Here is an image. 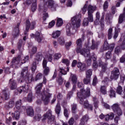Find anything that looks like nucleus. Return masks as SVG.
<instances>
[{
  "mask_svg": "<svg viewBox=\"0 0 125 125\" xmlns=\"http://www.w3.org/2000/svg\"><path fill=\"white\" fill-rule=\"evenodd\" d=\"M41 118L42 115H41V114H36L34 117L35 120L38 121H40V120H41Z\"/></svg>",
  "mask_w": 125,
  "mask_h": 125,
  "instance_id": "052dcab7",
  "label": "nucleus"
},
{
  "mask_svg": "<svg viewBox=\"0 0 125 125\" xmlns=\"http://www.w3.org/2000/svg\"><path fill=\"white\" fill-rule=\"evenodd\" d=\"M113 119H114V113H111L105 116V120L106 121H108L109 120H113Z\"/></svg>",
  "mask_w": 125,
  "mask_h": 125,
  "instance_id": "bb28decb",
  "label": "nucleus"
},
{
  "mask_svg": "<svg viewBox=\"0 0 125 125\" xmlns=\"http://www.w3.org/2000/svg\"><path fill=\"white\" fill-rule=\"evenodd\" d=\"M77 67L82 72H83V71H84V70H85L86 65L85 63H83L81 62H78L77 63Z\"/></svg>",
  "mask_w": 125,
  "mask_h": 125,
  "instance_id": "f3484780",
  "label": "nucleus"
},
{
  "mask_svg": "<svg viewBox=\"0 0 125 125\" xmlns=\"http://www.w3.org/2000/svg\"><path fill=\"white\" fill-rule=\"evenodd\" d=\"M58 42L61 45H64V43H65V40L63 38H60L58 40Z\"/></svg>",
  "mask_w": 125,
  "mask_h": 125,
  "instance_id": "a18cd8bd",
  "label": "nucleus"
},
{
  "mask_svg": "<svg viewBox=\"0 0 125 125\" xmlns=\"http://www.w3.org/2000/svg\"><path fill=\"white\" fill-rule=\"evenodd\" d=\"M42 83H39L35 87V89L36 90V93L41 97L42 101L44 102V104L46 105L49 102V98L51 97V94L44 90H43L41 93V89H42Z\"/></svg>",
  "mask_w": 125,
  "mask_h": 125,
  "instance_id": "7ed1b4c3",
  "label": "nucleus"
},
{
  "mask_svg": "<svg viewBox=\"0 0 125 125\" xmlns=\"http://www.w3.org/2000/svg\"><path fill=\"white\" fill-rule=\"evenodd\" d=\"M33 100V95L32 93H29L27 96V101L28 102H32V100Z\"/></svg>",
  "mask_w": 125,
  "mask_h": 125,
  "instance_id": "3c124183",
  "label": "nucleus"
},
{
  "mask_svg": "<svg viewBox=\"0 0 125 125\" xmlns=\"http://www.w3.org/2000/svg\"><path fill=\"white\" fill-rule=\"evenodd\" d=\"M98 46V43H95L94 40L92 41V45L91 46V49H96Z\"/></svg>",
  "mask_w": 125,
  "mask_h": 125,
  "instance_id": "f704fd0d",
  "label": "nucleus"
},
{
  "mask_svg": "<svg viewBox=\"0 0 125 125\" xmlns=\"http://www.w3.org/2000/svg\"><path fill=\"white\" fill-rule=\"evenodd\" d=\"M109 96L111 98L113 97H116V92L114 91V89H111L109 92Z\"/></svg>",
  "mask_w": 125,
  "mask_h": 125,
  "instance_id": "4c0bfd02",
  "label": "nucleus"
},
{
  "mask_svg": "<svg viewBox=\"0 0 125 125\" xmlns=\"http://www.w3.org/2000/svg\"><path fill=\"white\" fill-rule=\"evenodd\" d=\"M63 25V20L61 18H58L57 20V25L58 27H61Z\"/></svg>",
  "mask_w": 125,
  "mask_h": 125,
  "instance_id": "72a5a7b5",
  "label": "nucleus"
},
{
  "mask_svg": "<svg viewBox=\"0 0 125 125\" xmlns=\"http://www.w3.org/2000/svg\"><path fill=\"white\" fill-rule=\"evenodd\" d=\"M72 112L75 114L76 113V110H77V104H73L72 105Z\"/></svg>",
  "mask_w": 125,
  "mask_h": 125,
  "instance_id": "6e6d98bb",
  "label": "nucleus"
},
{
  "mask_svg": "<svg viewBox=\"0 0 125 125\" xmlns=\"http://www.w3.org/2000/svg\"><path fill=\"white\" fill-rule=\"evenodd\" d=\"M31 3L32 4H37V0H24V4H27V5H30Z\"/></svg>",
  "mask_w": 125,
  "mask_h": 125,
  "instance_id": "412c9836",
  "label": "nucleus"
},
{
  "mask_svg": "<svg viewBox=\"0 0 125 125\" xmlns=\"http://www.w3.org/2000/svg\"><path fill=\"white\" fill-rule=\"evenodd\" d=\"M96 21H95V23L96 24V25H97V24H98V23L99 22V19H100V13H99V12H97L96 13Z\"/></svg>",
  "mask_w": 125,
  "mask_h": 125,
  "instance_id": "79ce46f5",
  "label": "nucleus"
},
{
  "mask_svg": "<svg viewBox=\"0 0 125 125\" xmlns=\"http://www.w3.org/2000/svg\"><path fill=\"white\" fill-rule=\"evenodd\" d=\"M76 85H73L72 91L68 92L67 95V98L68 99H70V98H71L72 97V96H73V92H74V91H76Z\"/></svg>",
  "mask_w": 125,
  "mask_h": 125,
  "instance_id": "5701e85b",
  "label": "nucleus"
},
{
  "mask_svg": "<svg viewBox=\"0 0 125 125\" xmlns=\"http://www.w3.org/2000/svg\"><path fill=\"white\" fill-rule=\"evenodd\" d=\"M105 20L108 24L112 23V20L110 19V16L109 15L107 14L105 16Z\"/></svg>",
  "mask_w": 125,
  "mask_h": 125,
  "instance_id": "de8ad7c7",
  "label": "nucleus"
},
{
  "mask_svg": "<svg viewBox=\"0 0 125 125\" xmlns=\"http://www.w3.org/2000/svg\"><path fill=\"white\" fill-rule=\"evenodd\" d=\"M115 113H116L118 116H122L123 114V111H122V109H121V108H119L118 109H116V111H114Z\"/></svg>",
  "mask_w": 125,
  "mask_h": 125,
  "instance_id": "603ef678",
  "label": "nucleus"
},
{
  "mask_svg": "<svg viewBox=\"0 0 125 125\" xmlns=\"http://www.w3.org/2000/svg\"><path fill=\"white\" fill-rule=\"evenodd\" d=\"M61 34V32L60 31H56L54 32L52 34L53 38H54V39H56L57 38H58V37H59V36H60Z\"/></svg>",
  "mask_w": 125,
  "mask_h": 125,
  "instance_id": "c756f323",
  "label": "nucleus"
},
{
  "mask_svg": "<svg viewBox=\"0 0 125 125\" xmlns=\"http://www.w3.org/2000/svg\"><path fill=\"white\" fill-rule=\"evenodd\" d=\"M36 52H37V47H33L30 52L31 56L34 55Z\"/></svg>",
  "mask_w": 125,
  "mask_h": 125,
  "instance_id": "09e8293b",
  "label": "nucleus"
},
{
  "mask_svg": "<svg viewBox=\"0 0 125 125\" xmlns=\"http://www.w3.org/2000/svg\"><path fill=\"white\" fill-rule=\"evenodd\" d=\"M74 124H75V120L72 117L68 121V125H73Z\"/></svg>",
  "mask_w": 125,
  "mask_h": 125,
  "instance_id": "bf43d9fd",
  "label": "nucleus"
},
{
  "mask_svg": "<svg viewBox=\"0 0 125 125\" xmlns=\"http://www.w3.org/2000/svg\"><path fill=\"white\" fill-rule=\"evenodd\" d=\"M28 73V67H24L22 71H21V76L22 77H23V78L26 77V76H27V73Z\"/></svg>",
  "mask_w": 125,
  "mask_h": 125,
  "instance_id": "7c9ffc66",
  "label": "nucleus"
},
{
  "mask_svg": "<svg viewBox=\"0 0 125 125\" xmlns=\"http://www.w3.org/2000/svg\"><path fill=\"white\" fill-rule=\"evenodd\" d=\"M28 116L33 117L34 116V109L32 107H29L26 110Z\"/></svg>",
  "mask_w": 125,
  "mask_h": 125,
  "instance_id": "4be33fe9",
  "label": "nucleus"
},
{
  "mask_svg": "<svg viewBox=\"0 0 125 125\" xmlns=\"http://www.w3.org/2000/svg\"><path fill=\"white\" fill-rule=\"evenodd\" d=\"M99 65L100 67H101L102 69H103L104 71L106 70V68H107V63H105L102 62V61H100L99 62Z\"/></svg>",
  "mask_w": 125,
  "mask_h": 125,
  "instance_id": "cd10ccee",
  "label": "nucleus"
},
{
  "mask_svg": "<svg viewBox=\"0 0 125 125\" xmlns=\"http://www.w3.org/2000/svg\"><path fill=\"white\" fill-rule=\"evenodd\" d=\"M100 90L103 94H104V95L105 94H107V88L105 86H101Z\"/></svg>",
  "mask_w": 125,
  "mask_h": 125,
  "instance_id": "2f4dec72",
  "label": "nucleus"
},
{
  "mask_svg": "<svg viewBox=\"0 0 125 125\" xmlns=\"http://www.w3.org/2000/svg\"><path fill=\"white\" fill-rule=\"evenodd\" d=\"M95 10H96V6H92L91 5H89L88 6V13L92 14V13H93Z\"/></svg>",
  "mask_w": 125,
  "mask_h": 125,
  "instance_id": "6ab92c4d",
  "label": "nucleus"
},
{
  "mask_svg": "<svg viewBox=\"0 0 125 125\" xmlns=\"http://www.w3.org/2000/svg\"><path fill=\"white\" fill-rule=\"evenodd\" d=\"M122 51V49L121 48V46H117L116 47L115 49V52L116 53V54H118V53H121Z\"/></svg>",
  "mask_w": 125,
  "mask_h": 125,
  "instance_id": "37998d69",
  "label": "nucleus"
},
{
  "mask_svg": "<svg viewBox=\"0 0 125 125\" xmlns=\"http://www.w3.org/2000/svg\"><path fill=\"white\" fill-rule=\"evenodd\" d=\"M29 89V86L28 85H25L22 86L20 87L18 89H17V90L20 93H21L22 91H24V92H27L28 91V90Z\"/></svg>",
  "mask_w": 125,
  "mask_h": 125,
  "instance_id": "4468645a",
  "label": "nucleus"
},
{
  "mask_svg": "<svg viewBox=\"0 0 125 125\" xmlns=\"http://www.w3.org/2000/svg\"><path fill=\"white\" fill-rule=\"evenodd\" d=\"M120 28H119V25H117L115 27V34L113 36V39H114V40H116V39H117V38L119 37V32H120Z\"/></svg>",
  "mask_w": 125,
  "mask_h": 125,
  "instance_id": "aec40b11",
  "label": "nucleus"
},
{
  "mask_svg": "<svg viewBox=\"0 0 125 125\" xmlns=\"http://www.w3.org/2000/svg\"><path fill=\"white\" fill-rule=\"evenodd\" d=\"M78 97L80 99V104H83L84 108H88L91 111L93 110L92 105L88 104V102L86 101L83 102V99H85L87 97H89L90 96V88L87 87L86 89V90L83 89L81 90V92L77 93Z\"/></svg>",
  "mask_w": 125,
  "mask_h": 125,
  "instance_id": "f03ea898",
  "label": "nucleus"
},
{
  "mask_svg": "<svg viewBox=\"0 0 125 125\" xmlns=\"http://www.w3.org/2000/svg\"><path fill=\"white\" fill-rule=\"evenodd\" d=\"M47 65V62L45 60H43L42 62V67L44 69L43 74L45 76H47L49 74V67L46 66Z\"/></svg>",
  "mask_w": 125,
  "mask_h": 125,
  "instance_id": "9d476101",
  "label": "nucleus"
},
{
  "mask_svg": "<svg viewBox=\"0 0 125 125\" xmlns=\"http://www.w3.org/2000/svg\"><path fill=\"white\" fill-rule=\"evenodd\" d=\"M105 57L106 59H110L112 57V53L111 52L108 51L105 54Z\"/></svg>",
  "mask_w": 125,
  "mask_h": 125,
  "instance_id": "5fc2aeb1",
  "label": "nucleus"
},
{
  "mask_svg": "<svg viewBox=\"0 0 125 125\" xmlns=\"http://www.w3.org/2000/svg\"><path fill=\"white\" fill-rule=\"evenodd\" d=\"M82 39H81L77 40L76 41V43L78 46H81L82 45Z\"/></svg>",
  "mask_w": 125,
  "mask_h": 125,
  "instance_id": "69168bd1",
  "label": "nucleus"
},
{
  "mask_svg": "<svg viewBox=\"0 0 125 125\" xmlns=\"http://www.w3.org/2000/svg\"><path fill=\"white\" fill-rule=\"evenodd\" d=\"M89 22H93V15L92 14L88 13V18L84 19L83 21V26H87Z\"/></svg>",
  "mask_w": 125,
  "mask_h": 125,
  "instance_id": "1a4fd4ad",
  "label": "nucleus"
},
{
  "mask_svg": "<svg viewBox=\"0 0 125 125\" xmlns=\"http://www.w3.org/2000/svg\"><path fill=\"white\" fill-rule=\"evenodd\" d=\"M37 64L38 63L35 62H33V66L32 67V72H35L36 71V69H37Z\"/></svg>",
  "mask_w": 125,
  "mask_h": 125,
  "instance_id": "13d9d810",
  "label": "nucleus"
},
{
  "mask_svg": "<svg viewBox=\"0 0 125 125\" xmlns=\"http://www.w3.org/2000/svg\"><path fill=\"white\" fill-rule=\"evenodd\" d=\"M14 106V101H12L9 102L8 107V108H12Z\"/></svg>",
  "mask_w": 125,
  "mask_h": 125,
  "instance_id": "0e129e2a",
  "label": "nucleus"
},
{
  "mask_svg": "<svg viewBox=\"0 0 125 125\" xmlns=\"http://www.w3.org/2000/svg\"><path fill=\"white\" fill-rule=\"evenodd\" d=\"M61 111V107L60 106V105L57 104L56 105V109H55V112L56 114L58 115H59L60 114V111Z\"/></svg>",
  "mask_w": 125,
  "mask_h": 125,
  "instance_id": "a19ab883",
  "label": "nucleus"
},
{
  "mask_svg": "<svg viewBox=\"0 0 125 125\" xmlns=\"http://www.w3.org/2000/svg\"><path fill=\"white\" fill-rule=\"evenodd\" d=\"M117 93L118 94H122V92H123V87L121 86H118L116 90Z\"/></svg>",
  "mask_w": 125,
  "mask_h": 125,
  "instance_id": "49530a36",
  "label": "nucleus"
},
{
  "mask_svg": "<svg viewBox=\"0 0 125 125\" xmlns=\"http://www.w3.org/2000/svg\"><path fill=\"white\" fill-rule=\"evenodd\" d=\"M77 53H81L82 55L84 56L87 60L88 65L91 64V57H90V52H89V46L88 44H85V48L81 50L80 48H77L76 50Z\"/></svg>",
  "mask_w": 125,
  "mask_h": 125,
  "instance_id": "39448f33",
  "label": "nucleus"
},
{
  "mask_svg": "<svg viewBox=\"0 0 125 125\" xmlns=\"http://www.w3.org/2000/svg\"><path fill=\"white\" fill-rule=\"evenodd\" d=\"M113 36V28H110L107 31L108 39L111 40Z\"/></svg>",
  "mask_w": 125,
  "mask_h": 125,
  "instance_id": "393cba45",
  "label": "nucleus"
},
{
  "mask_svg": "<svg viewBox=\"0 0 125 125\" xmlns=\"http://www.w3.org/2000/svg\"><path fill=\"white\" fill-rule=\"evenodd\" d=\"M21 100L17 101L15 103V107L14 108L15 111L18 110V111H20L21 112H24L25 111V109L26 107L25 106H21Z\"/></svg>",
  "mask_w": 125,
  "mask_h": 125,
  "instance_id": "6e6552de",
  "label": "nucleus"
},
{
  "mask_svg": "<svg viewBox=\"0 0 125 125\" xmlns=\"http://www.w3.org/2000/svg\"><path fill=\"white\" fill-rule=\"evenodd\" d=\"M20 58H21V56L19 55L17 58H14L12 60V62L13 64H18L19 61H20Z\"/></svg>",
  "mask_w": 125,
  "mask_h": 125,
  "instance_id": "a878e982",
  "label": "nucleus"
},
{
  "mask_svg": "<svg viewBox=\"0 0 125 125\" xmlns=\"http://www.w3.org/2000/svg\"><path fill=\"white\" fill-rule=\"evenodd\" d=\"M62 62L63 63V64H65L66 66H68V65H69V63H70V62L67 59H63L62 60Z\"/></svg>",
  "mask_w": 125,
  "mask_h": 125,
  "instance_id": "e2e57ef3",
  "label": "nucleus"
},
{
  "mask_svg": "<svg viewBox=\"0 0 125 125\" xmlns=\"http://www.w3.org/2000/svg\"><path fill=\"white\" fill-rule=\"evenodd\" d=\"M7 91V90H6L5 89L3 90L2 91V93L4 95V98L5 99V100H7V99H8L9 98V96L6 93Z\"/></svg>",
  "mask_w": 125,
  "mask_h": 125,
  "instance_id": "ea45409f",
  "label": "nucleus"
},
{
  "mask_svg": "<svg viewBox=\"0 0 125 125\" xmlns=\"http://www.w3.org/2000/svg\"><path fill=\"white\" fill-rule=\"evenodd\" d=\"M42 78V73H38L36 75L35 81H38V80H41Z\"/></svg>",
  "mask_w": 125,
  "mask_h": 125,
  "instance_id": "4d7b16f0",
  "label": "nucleus"
},
{
  "mask_svg": "<svg viewBox=\"0 0 125 125\" xmlns=\"http://www.w3.org/2000/svg\"><path fill=\"white\" fill-rule=\"evenodd\" d=\"M120 108V106L118 104H114L112 106V109L113 110L114 112L117 111Z\"/></svg>",
  "mask_w": 125,
  "mask_h": 125,
  "instance_id": "58836bf2",
  "label": "nucleus"
},
{
  "mask_svg": "<svg viewBox=\"0 0 125 125\" xmlns=\"http://www.w3.org/2000/svg\"><path fill=\"white\" fill-rule=\"evenodd\" d=\"M83 82L85 84H88L90 83V78L86 77V78L83 79Z\"/></svg>",
  "mask_w": 125,
  "mask_h": 125,
  "instance_id": "8fccbe9b",
  "label": "nucleus"
},
{
  "mask_svg": "<svg viewBox=\"0 0 125 125\" xmlns=\"http://www.w3.org/2000/svg\"><path fill=\"white\" fill-rule=\"evenodd\" d=\"M35 26H36V22L32 21L31 23L30 22V21L27 20L26 22V30L28 31L29 29L34 30L35 29Z\"/></svg>",
  "mask_w": 125,
  "mask_h": 125,
  "instance_id": "9b49d317",
  "label": "nucleus"
},
{
  "mask_svg": "<svg viewBox=\"0 0 125 125\" xmlns=\"http://www.w3.org/2000/svg\"><path fill=\"white\" fill-rule=\"evenodd\" d=\"M88 120H89L88 115H86L83 116L81 119L82 125H83L84 124H85V123H87Z\"/></svg>",
  "mask_w": 125,
  "mask_h": 125,
  "instance_id": "b1692460",
  "label": "nucleus"
},
{
  "mask_svg": "<svg viewBox=\"0 0 125 125\" xmlns=\"http://www.w3.org/2000/svg\"><path fill=\"white\" fill-rule=\"evenodd\" d=\"M36 9H37V4H32V6L31 7V10L34 12V11H36Z\"/></svg>",
  "mask_w": 125,
  "mask_h": 125,
  "instance_id": "338daca9",
  "label": "nucleus"
},
{
  "mask_svg": "<svg viewBox=\"0 0 125 125\" xmlns=\"http://www.w3.org/2000/svg\"><path fill=\"white\" fill-rule=\"evenodd\" d=\"M45 59H47L48 61H49L50 62H51L53 59L52 56H51V55L49 54H48L45 56V58L44 59V60H46Z\"/></svg>",
  "mask_w": 125,
  "mask_h": 125,
  "instance_id": "c9c22d12",
  "label": "nucleus"
},
{
  "mask_svg": "<svg viewBox=\"0 0 125 125\" xmlns=\"http://www.w3.org/2000/svg\"><path fill=\"white\" fill-rule=\"evenodd\" d=\"M19 26H20V23H18L15 27L13 33V36H14V37L19 36Z\"/></svg>",
  "mask_w": 125,
  "mask_h": 125,
  "instance_id": "2eb2a0df",
  "label": "nucleus"
},
{
  "mask_svg": "<svg viewBox=\"0 0 125 125\" xmlns=\"http://www.w3.org/2000/svg\"><path fill=\"white\" fill-rule=\"evenodd\" d=\"M62 56L60 53L55 54L54 56V60H58V59H59L60 58H61Z\"/></svg>",
  "mask_w": 125,
  "mask_h": 125,
  "instance_id": "c03bdc74",
  "label": "nucleus"
},
{
  "mask_svg": "<svg viewBox=\"0 0 125 125\" xmlns=\"http://www.w3.org/2000/svg\"><path fill=\"white\" fill-rule=\"evenodd\" d=\"M30 36L31 38H34V37H35V40L37 41V42H41L42 40V35L40 34V33L38 32L35 33V35H34V34H31Z\"/></svg>",
  "mask_w": 125,
  "mask_h": 125,
  "instance_id": "f8f14e48",
  "label": "nucleus"
},
{
  "mask_svg": "<svg viewBox=\"0 0 125 125\" xmlns=\"http://www.w3.org/2000/svg\"><path fill=\"white\" fill-rule=\"evenodd\" d=\"M51 113V110H49L46 114H44L42 118L43 121L48 120L49 123H51L53 122V121H54L55 119V117H54V116H52Z\"/></svg>",
  "mask_w": 125,
  "mask_h": 125,
  "instance_id": "423d86ee",
  "label": "nucleus"
},
{
  "mask_svg": "<svg viewBox=\"0 0 125 125\" xmlns=\"http://www.w3.org/2000/svg\"><path fill=\"white\" fill-rule=\"evenodd\" d=\"M63 114L66 118L69 117V112H68V109L66 108L64 109Z\"/></svg>",
  "mask_w": 125,
  "mask_h": 125,
  "instance_id": "680f3d73",
  "label": "nucleus"
},
{
  "mask_svg": "<svg viewBox=\"0 0 125 125\" xmlns=\"http://www.w3.org/2000/svg\"><path fill=\"white\" fill-rule=\"evenodd\" d=\"M9 85L11 89H15L17 87V83L13 79H11L9 81Z\"/></svg>",
  "mask_w": 125,
  "mask_h": 125,
  "instance_id": "ddd939ff",
  "label": "nucleus"
},
{
  "mask_svg": "<svg viewBox=\"0 0 125 125\" xmlns=\"http://www.w3.org/2000/svg\"><path fill=\"white\" fill-rule=\"evenodd\" d=\"M119 76H120V70L118 68H115L111 71L110 79L111 80H118Z\"/></svg>",
  "mask_w": 125,
  "mask_h": 125,
  "instance_id": "0eeeda50",
  "label": "nucleus"
},
{
  "mask_svg": "<svg viewBox=\"0 0 125 125\" xmlns=\"http://www.w3.org/2000/svg\"><path fill=\"white\" fill-rule=\"evenodd\" d=\"M81 18H82V15L79 14L71 19L72 26L70 23H68L66 26L67 36L71 37L74 33L77 32L78 28H80L81 26V21H82Z\"/></svg>",
  "mask_w": 125,
  "mask_h": 125,
  "instance_id": "f257e3e1",
  "label": "nucleus"
},
{
  "mask_svg": "<svg viewBox=\"0 0 125 125\" xmlns=\"http://www.w3.org/2000/svg\"><path fill=\"white\" fill-rule=\"evenodd\" d=\"M59 71V75L60 76H62L63 75V76L65 75H67V71L65 70L64 69L60 68Z\"/></svg>",
  "mask_w": 125,
  "mask_h": 125,
  "instance_id": "e433bc0d",
  "label": "nucleus"
},
{
  "mask_svg": "<svg viewBox=\"0 0 125 125\" xmlns=\"http://www.w3.org/2000/svg\"><path fill=\"white\" fill-rule=\"evenodd\" d=\"M12 117L15 120H19L20 118V112L17 111V110H15V113L12 114Z\"/></svg>",
  "mask_w": 125,
  "mask_h": 125,
  "instance_id": "a211bd4d",
  "label": "nucleus"
},
{
  "mask_svg": "<svg viewBox=\"0 0 125 125\" xmlns=\"http://www.w3.org/2000/svg\"><path fill=\"white\" fill-rule=\"evenodd\" d=\"M55 25V21L53 20L49 23L48 28H52V27H53V26H54Z\"/></svg>",
  "mask_w": 125,
  "mask_h": 125,
  "instance_id": "864d4df0",
  "label": "nucleus"
},
{
  "mask_svg": "<svg viewBox=\"0 0 125 125\" xmlns=\"http://www.w3.org/2000/svg\"><path fill=\"white\" fill-rule=\"evenodd\" d=\"M96 83H97V78L94 77L93 79L92 84L93 85H96Z\"/></svg>",
  "mask_w": 125,
  "mask_h": 125,
  "instance_id": "774afa93",
  "label": "nucleus"
},
{
  "mask_svg": "<svg viewBox=\"0 0 125 125\" xmlns=\"http://www.w3.org/2000/svg\"><path fill=\"white\" fill-rule=\"evenodd\" d=\"M71 79L73 83H77V82H78V79L77 78V76H76V75L71 74Z\"/></svg>",
  "mask_w": 125,
  "mask_h": 125,
  "instance_id": "473e14b6",
  "label": "nucleus"
},
{
  "mask_svg": "<svg viewBox=\"0 0 125 125\" xmlns=\"http://www.w3.org/2000/svg\"><path fill=\"white\" fill-rule=\"evenodd\" d=\"M42 53H39L36 56L34 62H35V63H37V64H39V62L42 61Z\"/></svg>",
  "mask_w": 125,
  "mask_h": 125,
  "instance_id": "dca6fc26",
  "label": "nucleus"
},
{
  "mask_svg": "<svg viewBox=\"0 0 125 125\" xmlns=\"http://www.w3.org/2000/svg\"><path fill=\"white\" fill-rule=\"evenodd\" d=\"M92 76V69H88L86 71V78L90 79Z\"/></svg>",
  "mask_w": 125,
  "mask_h": 125,
  "instance_id": "c85d7f7f",
  "label": "nucleus"
},
{
  "mask_svg": "<svg viewBox=\"0 0 125 125\" xmlns=\"http://www.w3.org/2000/svg\"><path fill=\"white\" fill-rule=\"evenodd\" d=\"M45 8H44L42 19L43 21H45L47 18H48V14L46 12L47 10V7H51V8H54L55 9L57 6V4L55 3L54 1L52 0H43Z\"/></svg>",
  "mask_w": 125,
  "mask_h": 125,
  "instance_id": "20e7f679",
  "label": "nucleus"
}]
</instances>
